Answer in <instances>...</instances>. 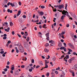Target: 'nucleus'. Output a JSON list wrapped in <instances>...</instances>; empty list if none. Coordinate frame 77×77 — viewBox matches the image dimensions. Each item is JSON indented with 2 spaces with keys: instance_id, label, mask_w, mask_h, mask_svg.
<instances>
[{
  "instance_id": "f257e3e1",
  "label": "nucleus",
  "mask_w": 77,
  "mask_h": 77,
  "mask_svg": "<svg viewBox=\"0 0 77 77\" xmlns=\"http://www.w3.org/2000/svg\"><path fill=\"white\" fill-rule=\"evenodd\" d=\"M57 11H59V12H62V13L63 15H63L61 17V19L62 20H61V21L62 22L63 21V20H64L65 17V15H67V17H69V15H68L69 14L68 13V12H67V11H65V10H64L63 11H60L59 10H58Z\"/></svg>"
},
{
  "instance_id": "f03ea898",
  "label": "nucleus",
  "mask_w": 77,
  "mask_h": 77,
  "mask_svg": "<svg viewBox=\"0 0 77 77\" xmlns=\"http://www.w3.org/2000/svg\"><path fill=\"white\" fill-rule=\"evenodd\" d=\"M45 67H42V68H47L48 67V63H49V61L47 60H45Z\"/></svg>"
},
{
  "instance_id": "7ed1b4c3",
  "label": "nucleus",
  "mask_w": 77,
  "mask_h": 77,
  "mask_svg": "<svg viewBox=\"0 0 77 77\" xmlns=\"http://www.w3.org/2000/svg\"><path fill=\"white\" fill-rule=\"evenodd\" d=\"M19 48L21 53L24 52V48L22 46L20 45L19 47Z\"/></svg>"
},
{
  "instance_id": "20e7f679",
  "label": "nucleus",
  "mask_w": 77,
  "mask_h": 77,
  "mask_svg": "<svg viewBox=\"0 0 77 77\" xmlns=\"http://www.w3.org/2000/svg\"><path fill=\"white\" fill-rule=\"evenodd\" d=\"M68 44L69 46L71 48L73 49V50H74V49H75V48L74 47V45H73L71 43H68Z\"/></svg>"
},
{
  "instance_id": "39448f33",
  "label": "nucleus",
  "mask_w": 77,
  "mask_h": 77,
  "mask_svg": "<svg viewBox=\"0 0 77 77\" xmlns=\"http://www.w3.org/2000/svg\"><path fill=\"white\" fill-rule=\"evenodd\" d=\"M74 59H75V57L71 58L69 60L68 62L69 63H72V60H74Z\"/></svg>"
},
{
  "instance_id": "423d86ee",
  "label": "nucleus",
  "mask_w": 77,
  "mask_h": 77,
  "mask_svg": "<svg viewBox=\"0 0 77 77\" xmlns=\"http://www.w3.org/2000/svg\"><path fill=\"white\" fill-rule=\"evenodd\" d=\"M24 47L25 48H27L29 47V44L27 43H25L23 44Z\"/></svg>"
},
{
  "instance_id": "0eeeda50",
  "label": "nucleus",
  "mask_w": 77,
  "mask_h": 77,
  "mask_svg": "<svg viewBox=\"0 0 77 77\" xmlns=\"http://www.w3.org/2000/svg\"><path fill=\"white\" fill-rule=\"evenodd\" d=\"M63 6H64L63 5H59V9H61V8H63Z\"/></svg>"
},
{
  "instance_id": "6e6552de",
  "label": "nucleus",
  "mask_w": 77,
  "mask_h": 77,
  "mask_svg": "<svg viewBox=\"0 0 77 77\" xmlns=\"http://www.w3.org/2000/svg\"><path fill=\"white\" fill-rule=\"evenodd\" d=\"M21 11L20 10L18 11V13L17 14V17H18V16H19V15H20V14H21Z\"/></svg>"
},
{
  "instance_id": "1a4fd4ad",
  "label": "nucleus",
  "mask_w": 77,
  "mask_h": 77,
  "mask_svg": "<svg viewBox=\"0 0 77 77\" xmlns=\"http://www.w3.org/2000/svg\"><path fill=\"white\" fill-rule=\"evenodd\" d=\"M73 68L74 69H75V70H77L76 69H77V64H75L73 67Z\"/></svg>"
},
{
  "instance_id": "9d476101",
  "label": "nucleus",
  "mask_w": 77,
  "mask_h": 77,
  "mask_svg": "<svg viewBox=\"0 0 77 77\" xmlns=\"http://www.w3.org/2000/svg\"><path fill=\"white\" fill-rule=\"evenodd\" d=\"M8 12H10V13H12V10H10V9H8L7 10Z\"/></svg>"
},
{
  "instance_id": "9b49d317",
  "label": "nucleus",
  "mask_w": 77,
  "mask_h": 77,
  "mask_svg": "<svg viewBox=\"0 0 77 77\" xmlns=\"http://www.w3.org/2000/svg\"><path fill=\"white\" fill-rule=\"evenodd\" d=\"M15 75H19V72H18V70L15 72Z\"/></svg>"
},
{
  "instance_id": "f8f14e48",
  "label": "nucleus",
  "mask_w": 77,
  "mask_h": 77,
  "mask_svg": "<svg viewBox=\"0 0 77 77\" xmlns=\"http://www.w3.org/2000/svg\"><path fill=\"white\" fill-rule=\"evenodd\" d=\"M44 51L46 53H48V50L47 49V48H45V50Z\"/></svg>"
},
{
  "instance_id": "ddd939ff",
  "label": "nucleus",
  "mask_w": 77,
  "mask_h": 77,
  "mask_svg": "<svg viewBox=\"0 0 77 77\" xmlns=\"http://www.w3.org/2000/svg\"><path fill=\"white\" fill-rule=\"evenodd\" d=\"M58 46L59 47H61L62 46V43L60 42L58 43Z\"/></svg>"
},
{
  "instance_id": "4468645a",
  "label": "nucleus",
  "mask_w": 77,
  "mask_h": 77,
  "mask_svg": "<svg viewBox=\"0 0 77 77\" xmlns=\"http://www.w3.org/2000/svg\"><path fill=\"white\" fill-rule=\"evenodd\" d=\"M24 35L25 36H27L28 35V33H27V32H25V34H24Z\"/></svg>"
},
{
  "instance_id": "2eb2a0df",
  "label": "nucleus",
  "mask_w": 77,
  "mask_h": 77,
  "mask_svg": "<svg viewBox=\"0 0 77 77\" xmlns=\"http://www.w3.org/2000/svg\"><path fill=\"white\" fill-rule=\"evenodd\" d=\"M65 48V47L62 46L61 48H60V50H64Z\"/></svg>"
},
{
  "instance_id": "dca6fc26",
  "label": "nucleus",
  "mask_w": 77,
  "mask_h": 77,
  "mask_svg": "<svg viewBox=\"0 0 77 77\" xmlns=\"http://www.w3.org/2000/svg\"><path fill=\"white\" fill-rule=\"evenodd\" d=\"M14 6H17V4L16 2H14L13 3Z\"/></svg>"
},
{
  "instance_id": "f3484780",
  "label": "nucleus",
  "mask_w": 77,
  "mask_h": 77,
  "mask_svg": "<svg viewBox=\"0 0 77 77\" xmlns=\"http://www.w3.org/2000/svg\"><path fill=\"white\" fill-rule=\"evenodd\" d=\"M44 13L42 11H41L40 14L41 15H44Z\"/></svg>"
},
{
  "instance_id": "a211bd4d",
  "label": "nucleus",
  "mask_w": 77,
  "mask_h": 77,
  "mask_svg": "<svg viewBox=\"0 0 77 77\" xmlns=\"http://www.w3.org/2000/svg\"><path fill=\"white\" fill-rule=\"evenodd\" d=\"M10 25L11 26H13V25H14V24H13V23L12 22H10Z\"/></svg>"
},
{
  "instance_id": "6ab92c4d",
  "label": "nucleus",
  "mask_w": 77,
  "mask_h": 77,
  "mask_svg": "<svg viewBox=\"0 0 77 77\" xmlns=\"http://www.w3.org/2000/svg\"><path fill=\"white\" fill-rule=\"evenodd\" d=\"M39 64H40V65H43V63H42V61H40L39 62Z\"/></svg>"
},
{
  "instance_id": "aec40b11",
  "label": "nucleus",
  "mask_w": 77,
  "mask_h": 77,
  "mask_svg": "<svg viewBox=\"0 0 77 77\" xmlns=\"http://www.w3.org/2000/svg\"><path fill=\"white\" fill-rule=\"evenodd\" d=\"M8 0H5L4 2L5 4H6L8 3Z\"/></svg>"
},
{
  "instance_id": "412c9836",
  "label": "nucleus",
  "mask_w": 77,
  "mask_h": 77,
  "mask_svg": "<svg viewBox=\"0 0 77 77\" xmlns=\"http://www.w3.org/2000/svg\"><path fill=\"white\" fill-rule=\"evenodd\" d=\"M68 6V4H66L65 5V9L66 10H67V7Z\"/></svg>"
},
{
  "instance_id": "4be33fe9",
  "label": "nucleus",
  "mask_w": 77,
  "mask_h": 77,
  "mask_svg": "<svg viewBox=\"0 0 77 77\" xmlns=\"http://www.w3.org/2000/svg\"><path fill=\"white\" fill-rule=\"evenodd\" d=\"M64 58H66V59H69V55H66Z\"/></svg>"
},
{
  "instance_id": "5701e85b",
  "label": "nucleus",
  "mask_w": 77,
  "mask_h": 77,
  "mask_svg": "<svg viewBox=\"0 0 77 77\" xmlns=\"http://www.w3.org/2000/svg\"><path fill=\"white\" fill-rule=\"evenodd\" d=\"M65 56H64V55H63L62 56H61V57H60L59 59H62V58H63V57H64Z\"/></svg>"
},
{
  "instance_id": "b1692460",
  "label": "nucleus",
  "mask_w": 77,
  "mask_h": 77,
  "mask_svg": "<svg viewBox=\"0 0 77 77\" xmlns=\"http://www.w3.org/2000/svg\"><path fill=\"white\" fill-rule=\"evenodd\" d=\"M26 40H27V42H29V41L30 40V38H29V37H27V39H26Z\"/></svg>"
},
{
  "instance_id": "393cba45",
  "label": "nucleus",
  "mask_w": 77,
  "mask_h": 77,
  "mask_svg": "<svg viewBox=\"0 0 77 77\" xmlns=\"http://www.w3.org/2000/svg\"><path fill=\"white\" fill-rule=\"evenodd\" d=\"M63 44L65 47H66V43L64 42L63 43Z\"/></svg>"
},
{
  "instance_id": "a878e982",
  "label": "nucleus",
  "mask_w": 77,
  "mask_h": 77,
  "mask_svg": "<svg viewBox=\"0 0 77 77\" xmlns=\"http://www.w3.org/2000/svg\"><path fill=\"white\" fill-rule=\"evenodd\" d=\"M49 45V44L48 43H46L45 45V47H48Z\"/></svg>"
},
{
  "instance_id": "bb28decb",
  "label": "nucleus",
  "mask_w": 77,
  "mask_h": 77,
  "mask_svg": "<svg viewBox=\"0 0 77 77\" xmlns=\"http://www.w3.org/2000/svg\"><path fill=\"white\" fill-rule=\"evenodd\" d=\"M67 49L68 50H69V51L70 52H72V50L69 49V48H67Z\"/></svg>"
},
{
  "instance_id": "cd10ccee",
  "label": "nucleus",
  "mask_w": 77,
  "mask_h": 77,
  "mask_svg": "<svg viewBox=\"0 0 77 77\" xmlns=\"http://www.w3.org/2000/svg\"><path fill=\"white\" fill-rule=\"evenodd\" d=\"M41 8H42V9H44V8H45V6L42 5L41 6Z\"/></svg>"
},
{
  "instance_id": "c85d7f7f",
  "label": "nucleus",
  "mask_w": 77,
  "mask_h": 77,
  "mask_svg": "<svg viewBox=\"0 0 77 77\" xmlns=\"http://www.w3.org/2000/svg\"><path fill=\"white\" fill-rule=\"evenodd\" d=\"M72 17L74 18H76V16H75V14H73Z\"/></svg>"
},
{
  "instance_id": "c756f323",
  "label": "nucleus",
  "mask_w": 77,
  "mask_h": 77,
  "mask_svg": "<svg viewBox=\"0 0 77 77\" xmlns=\"http://www.w3.org/2000/svg\"><path fill=\"white\" fill-rule=\"evenodd\" d=\"M45 27H46V24H44V25H43L42 26V27H43V28H45Z\"/></svg>"
},
{
  "instance_id": "7c9ffc66",
  "label": "nucleus",
  "mask_w": 77,
  "mask_h": 77,
  "mask_svg": "<svg viewBox=\"0 0 77 77\" xmlns=\"http://www.w3.org/2000/svg\"><path fill=\"white\" fill-rule=\"evenodd\" d=\"M35 62V60H34V59H32L31 60V62L32 63H34V62Z\"/></svg>"
},
{
  "instance_id": "2f4dec72",
  "label": "nucleus",
  "mask_w": 77,
  "mask_h": 77,
  "mask_svg": "<svg viewBox=\"0 0 77 77\" xmlns=\"http://www.w3.org/2000/svg\"><path fill=\"white\" fill-rule=\"evenodd\" d=\"M7 65H10V62H9V61H8L7 63Z\"/></svg>"
},
{
  "instance_id": "473e14b6",
  "label": "nucleus",
  "mask_w": 77,
  "mask_h": 77,
  "mask_svg": "<svg viewBox=\"0 0 77 77\" xmlns=\"http://www.w3.org/2000/svg\"><path fill=\"white\" fill-rule=\"evenodd\" d=\"M73 54L74 55H76V56H77V54L75 52H74L73 53Z\"/></svg>"
},
{
  "instance_id": "72a5a7b5",
  "label": "nucleus",
  "mask_w": 77,
  "mask_h": 77,
  "mask_svg": "<svg viewBox=\"0 0 77 77\" xmlns=\"http://www.w3.org/2000/svg\"><path fill=\"white\" fill-rule=\"evenodd\" d=\"M49 75H50V73H47L46 75L47 77H48V76H49Z\"/></svg>"
},
{
  "instance_id": "f704fd0d",
  "label": "nucleus",
  "mask_w": 77,
  "mask_h": 77,
  "mask_svg": "<svg viewBox=\"0 0 77 77\" xmlns=\"http://www.w3.org/2000/svg\"><path fill=\"white\" fill-rule=\"evenodd\" d=\"M64 61H65V62H66V63L67 62H68V60H67V59H65V58H64Z\"/></svg>"
},
{
  "instance_id": "c9c22d12",
  "label": "nucleus",
  "mask_w": 77,
  "mask_h": 77,
  "mask_svg": "<svg viewBox=\"0 0 77 77\" xmlns=\"http://www.w3.org/2000/svg\"><path fill=\"white\" fill-rule=\"evenodd\" d=\"M5 31L6 32H9V30H8V29H5Z\"/></svg>"
},
{
  "instance_id": "e433bc0d",
  "label": "nucleus",
  "mask_w": 77,
  "mask_h": 77,
  "mask_svg": "<svg viewBox=\"0 0 77 77\" xmlns=\"http://www.w3.org/2000/svg\"><path fill=\"white\" fill-rule=\"evenodd\" d=\"M48 58H46V59H50V56L49 55H48Z\"/></svg>"
},
{
  "instance_id": "4c0bfd02",
  "label": "nucleus",
  "mask_w": 77,
  "mask_h": 77,
  "mask_svg": "<svg viewBox=\"0 0 77 77\" xmlns=\"http://www.w3.org/2000/svg\"><path fill=\"white\" fill-rule=\"evenodd\" d=\"M49 35V32H48V33H47L46 34V36L47 37H48V36Z\"/></svg>"
},
{
  "instance_id": "58836bf2",
  "label": "nucleus",
  "mask_w": 77,
  "mask_h": 77,
  "mask_svg": "<svg viewBox=\"0 0 77 77\" xmlns=\"http://www.w3.org/2000/svg\"><path fill=\"white\" fill-rule=\"evenodd\" d=\"M10 5L12 7H14V5H13V4H12V3H10Z\"/></svg>"
},
{
  "instance_id": "ea45409f",
  "label": "nucleus",
  "mask_w": 77,
  "mask_h": 77,
  "mask_svg": "<svg viewBox=\"0 0 77 77\" xmlns=\"http://www.w3.org/2000/svg\"><path fill=\"white\" fill-rule=\"evenodd\" d=\"M39 67H40V66L39 65H38L36 66V69H37V68H39Z\"/></svg>"
},
{
  "instance_id": "a19ab883",
  "label": "nucleus",
  "mask_w": 77,
  "mask_h": 77,
  "mask_svg": "<svg viewBox=\"0 0 77 77\" xmlns=\"http://www.w3.org/2000/svg\"><path fill=\"white\" fill-rule=\"evenodd\" d=\"M11 41L10 40L8 41V44H11Z\"/></svg>"
},
{
  "instance_id": "79ce46f5",
  "label": "nucleus",
  "mask_w": 77,
  "mask_h": 77,
  "mask_svg": "<svg viewBox=\"0 0 77 77\" xmlns=\"http://www.w3.org/2000/svg\"><path fill=\"white\" fill-rule=\"evenodd\" d=\"M23 18H26V15H23Z\"/></svg>"
},
{
  "instance_id": "37998d69",
  "label": "nucleus",
  "mask_w": 77,
  "mask_h": 77,
  "mask_svg": "<svg viewBox=\"0 0 77 77\" xmlns=\"http://www.w3.org/2000/svg\"><path fill=\"white\" fill-rule=\"evenodd\" d=\"M11 33H12V35H15V32H14V31H13Z\"/></svg>"
},
{
  "instance_id": "c03bdc74",
  "label": "nucleus",
  "mask_w": 77,
  "mask_h": 77,
  "mask_svg": "<svg viewBox=\"0 0 77 77\" xmlns=\"http://www.w3.org/2000/svg\"><path fill=\"white\" fill-rule=\"evenodd\" d=\"M69 24H66V26L67 27H69Z\"/></svg>"
},
{
  "instance_id": "a18cd8bd",
  "label": "nucleus",
  "mask_w": 77,
  "mask_h": 77,
  "mask_svg": "<svg viewBox=\"0 0 77 77\" xmlns=\"http://www.w3.org/2000/svg\"><path fill=\"white\" fill-rule=\"evenodd\" d=\"M56 18H54V20H53L54 22H56V21H56Z\"/></svg>"
},
{
  "instance_id": "49530a36",
  "label": "nucleus",
  "mask_w": 77,
  "mask_h": 77,
  "mask_svg": "<svg viewBox=\"0 0 77 77\" xmlns=\"http://www.w3.org/2000/svg\"><path fill=\"white\" fill-rule=\"evenodd\" d=\"M17 35L19 37V38H21V36L20 35H19L18 34H17Z\"/></svg>"
},
{
  "instance_id": "de8ad7c7",
  "label": "nucleus",
  "mask_w": 77,
  "mask_h": 77,
  "mask_svg": "<svg viewBox=\"0 0 77 77\" xmlns=\"http://www.w3.org/2000/svg\"><path fill=\"white\" fill-rule=\"evenodd\" d=\"M4 71H5V72H6L8 71V69L7 68L5 69Z\"/></svg>"
},
{
  "instance_id": "09e8293b",
  "label": "nucleus",
  "mask_w": 77,
  "mask_h": 77,
  "mask_svg": "<svg viewBox=\"0 0 77 77\" xmlns=\"http://www.w3.org/2000/svg\"><path fill=\"white\" fill-rule=\"evenodd\" d=\"M72 75L73 77H74V76H75V75L74 74V72H72Z\"/></svg>"
},
{
  "instance_id": "8fccbe9b",
  "label": "nucleus",
  "mask_w": 77,
  "mask_h": 77,
  "mask_svg": "<svg viewBox=\"0 0 77 77\" xmlns=\"http://www.w3.org/2000/svg\"><path fill=\"white\" fill-rule=\"evenodd\" d=\"M51 44L52 45H54V44H55V43L53 41V42H52Z\"/></svg>"
},
{
  "instance_id": "3c124183",
  "label": "nucleus",
  "mask_w": 77,
  "mask_h": 77,
  "mask_svg": "<svg viewBox=\"0 0 77 77\" xmlns=\"http://www.w3.org/2000/svg\"><path fill=\"white\" fill-rule=\"evenodd\" d=\"M11 69V70H14V67H12Z\"/></svg>"
},
{
  "instance_id": "603ef678",
  "label": "nucleus",
  "mask_w": 77,
  "mask_h": 77,
  "mask_svg": "<svg viewBox=\"0 0 77 77\" xmlns=\"http://www.w3.org/2000/svg\"><path fill=\"white\" fill-rule=\"evenodd\" d=\"M1 54H3L4 53V51H2L0 52Z\"/></svg>"
},
{
  "instance_id": "864d4df0",
  "label": "nucleus",
  "mask_w": 77,
  "mask_h": 77,
  "mask_svg": "<svg viewBox=\"0 0 77 77\" xmlns=\"http://www.w3.org/2000/svg\"><path fill=\"white\" fill-rule=\"evenodd\" d=\"M46 39H47V40H48V41H49V40H50V38H49V37H47Z\"/></svg>"
},
{
  "instance_id": "5fc2aeb1",
  "label": "nucleus",
  "mask_w": 77,
  "mask_h": 77,
  "mask_svg": "<svg viewBox=\"0 0 77 77\" xmlns=\"http://www.w3.org/2000/svg\"><path fill=\"white\" fill-rule=\"evenodd\" d=\"M60 77H65V76L62 75H60Z\"/></svg>"
},
{
  "instance_id": "6e6d98bb",
  "label": "nucleus",
  "mask_w": 77,
  "mask_h": 77,
  "mask_svg": "<svg viewBox=\"0 0 77 77\" xmlns=\"http://www.w3.org/2000/svg\"><path fill=\"white\" fill-rule=\"evenodd\" d=\"M24 67H25V66H24V65H22L21 66V68H24Z\"/></svg>"
},
{
  "instance_id": "4d7b16f0",
  "label": "nucleus",
  "mask_w": 77,
  "mask_h": 77,
  "mask_svg": "<svg viewBox=\"0 0 77 77\" xmlns=\"http://www.w3.org/2000/svg\"><path fill=\"white\" fill-rule=\"evenodd\" d=\"M29 72H32V69H29Z\"/></svg>"
},
{
  "instance_id": "13d9d810",
  "label": "nucleus",
  "mask_w": 77,
  "mask_h": 77,
  "mask_svg": "<svg viewBox=\"0 0 77 77\" xmlns=\"http://www.w3.org/2000/svg\"><path fill=\"white\" fill-rule=\"evenodd\" d=\"M17 18V16H16V14H15L14 15V18Z\"/></svg>"
},
{
  "instance_id": "bf43d9fd",
  "label": "nucleus",
  "mask_w": 77,
  "mask_h": 77,
  "mask_svg": "<svg viewBox=\"0 0 77 77\" xmlns=\"http://www.w3.org/2000/svg\"><path fill=\"white\" fill-rule=\"evenodd\" d=\"M3 39H7V37H3Z\"/></svg>"
},
{
  "instance_id": "052dcab7",
  "label": "nucleus",
  "mask_w": 77,
  "mask_h": 77,
  "mask_svg": "<svg viewBox=\"0 0 77 77\" xmlns=\"http://www.w3.org/2000/svg\"><path fill=\"white\" fill-rule=\"evenodd\" d=\"M2 74H6V72L5 71L2 72Z\"/></svg>"
},
{
  "instance_id": "680f3d73",
  "label": "nucleus",
  "mask_w": 77,
  "mask_h": 77,
  "mask_svg": "<svg viewBox=\"0 0 77 77\" xmlns=\"http://www.w3.org/2000/svg\"><path fill=\"white\" fill-rule=\"evenodd\" d=\"M6 68H8V69H9V66H6Z\"/></svg>"
},
{
  "instance_id": "e2e57ef3",
  "label": "nucleus",
  "mask_w": 77,
  "mask_h": 77,
  "mask_svg": "<svg viewBox=\"0 0 77 77\" xmlns=\"http://www.w3.org/2000/svg\"><path fill=\"white\" fill-rule=\"evenodd\" d=\"M71 36L72 37H74V33L71 34Z\"/></svg>"
},
{
  "instance_id": "0e129e2a",
  "label": "nucleus",
  "mask_w": 77,
  "mask_h": 77,
  "mask_svg": "<svg viewBox=\"0 0 77 77\" xmlns=\"http://www.w3.org/2000/svg\"><path fill=\"white\" fill-rule=\"evenodd\" d=\"M55 73H56V74H58V72H57V71H55Z\"/></svg>"
},
{
  "instance_id": "69168bd1",
  "label": "nucleus",
  "mask_w": 77,
  "mask_h": 77,
  "mask_svg": "<svg viewBox=\"0 0 77 77\" xmlns=\"http://www.w3.org/2000/svg\"><path fill=\"white\" fill-rule=\"evenodd\" d=\"M19 5H20V6H21V2H19Z\"/></svg>"
},
{
  "instance_id": "338daca9",
  "label": "nucleus",
  "mask_w": 77,
  "mask_h": 77,
  "mask_svg": "<svg viewBox=\"0 0 77 77\" xmlns=\"http://www.w3.org/2000/svg\"><path fill=\"white\" fill-rule=\"evenodd\" d=\"M10 73L11 74H13V71L12 70L10 71Z\"/></svg>"
},
{
  "instance_id": "774afa93",
  "label": "nucleus",
  "mask_w": 77,
  "mask_h": 77,
  "mask_svg": "<svg viewBox=\"0 0 77 77\" xmlns=\"http://www.w3.org/2000/svg\"><path fill=\"white\" fill-rule=\"evenodd\" d=\"M64 33H65V32H62L61 33V34L62 35H64Z\"/></svg>"
}]
</instances>
